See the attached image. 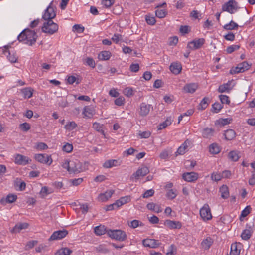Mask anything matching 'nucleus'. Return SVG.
Returning <instances> with one entry per match:
<instances>
[{
    "mask_svg": "<svg viewBox=\"0 0 255 255\" xmlns=\"http://www.w3.org/2000/svg\"><path fill=\"white\" fill-rule=\"evenodd\" d=\"M37 37L35 31L27 28L20 33L17 39L20 42H24L25 44L32 46L35 43Z\"/></svg>",
    "mask_w": 255,
    "mask_h": 255,
    "instance_id": "nucleus-1",
    "label": "nucleus"
},
{
    "mask_svg": "<svg viewBox=\"0 0 255 255\" xmlns=\"http://www.w3.org/2000/svg\"><path fill=\"white\" fill-rule=\"evenodd\" d=\"M41 30L44 33L52 35L58 31V25L53 20H49L44 22Z\"/></svg>",
    "mask_w": 255,
    "mask_h": 255,
    "instance_id": "nucleus-2",
    "label": "nucleus"
},
{
    "mask_svg": "<svg viewBox=\"0 0 255 255\" xmlns=\"http://www.w3.org/2000/svg\"><path fill=\"white\" fill-rule=\"evenodd\" d=\"M107 233L110 237L119 241H124L127 239L125 232L121 230H109Z\"/></svg>",
    "mask_w": 255,
    "mask_h": 255,
    "instance_id": "nucleus-3",
    "label": "nucleus"
},
{
    "mask_svg": "<svg viewBox=\"0 0 255 255\" xmlns=\"http://www.w3.org/2000/svg\"><path fill=\"white\" fill-rule=\"evenodd\" d=\"M85 165L78 160L70 161V173L77 174L83 172L86 169Z\"/></svg>",
    "mask_w": 255,
    "mask_h": 255,
    "instance_id": "nucleus-4",
    "label": "nucleus"
},
{
    "mask_svg": "<svg viewBox=\"0 0 255 255\" xmlns=\"http://www.w3.org/2000/svg\"><path fill=\"white\" fill-rule=\"evenodd\" d=\"M251 66V65L249 64L247 61H244L239 64L236 67L232 68L230 71V73L231 74L242 73L248 70Z\"/></svg>",
    "mask_w": 255,
    "mask_h": 255,
    "instance_id": "nucleus-5",
    "label": "nucleus"
},
{
    "mask_svg": "<svg viewBox=\"0 0 255 255\" xmlns=\"http://www.w3.org/2000/svg\"><path fill=\"white\" fill-rule=\"evenodd\" d=\"M222 9L223 11L233 14L237 9V2L233 0H229L222 5Z\"/></svg>",
    "mask_w": 255,
    "mask_h": 255,
    "instance_id": "nucleus-6",
    "label": "nucleus"
},
{
    "mask_svg": "<svg viewBox=\"0 0 255 255\" xmlns=\"http://www.w3.org/2000/svg\"><path fill=\"white\" fill-rule=\"evenodd\" d=\"M34 158L38 162L48 165H51L53 161L51 155L46 154H36Z\"/></svg>",
    "mask_w": 255,
    "mask_h": 255,
    "instance_id": "nucleus-7",
    "label": "nucleus"
},
{
    "mask_svg": "<svg viewBox=\"0 0 255 255\" xmlns=\"http://www.w3.org/2000/svg\"><path fill=\"white\" fill-rule=\"evenodd\" d=\"M50 4H52V3ZM55 16L56 13L54 8L50 5L45 10L44 13L42 15V18L45 21H48L49 20H52V19L54 18Z\"/></svg>",
    "mask_w": 255,
    "mask_h": 255,
    "instance_id": "nucleus-8",
    "label": "nucleus"
},
{
    "mask_svg": "<svg viewBox=\"0 0 255 255\" xmlns=\"http://www.w3.org/2000/svg\"><path fill=\"white\" fill-rule=\"evenodd\" d=\"M200 215L201 218L204 220H210L212 216L210 209L207 204H205L200 210Z\"/></svg>",
    "mask_w": 255,
    "mask_h": 255,
    "instance_id": "nucleus-9",
    "label": "nucleus"
},
{
    "mask_svg": "<svg viewBox=\"0 0 255 255\" xmlns=\"http://www.w3.org/2000/svg\"><path fill=\"white\" fill-rule=\"evenodd\" d=\"M68 232L67 230L65 229H63L62 230H58L55 231L53 233L52 235L50 236L49 240V241H53V240H61L64 237H65L68 234Z\"/></svg>",
    "mask_w": 255,
    "mask_h": 255,
    "instance_id": "nucleus-10",
    "label": "nucleus"
},
{
    "mask_svg": "<svg viewBox=\"0 0 255 255\" xmlns=\"http://www.w3.org/2000/svg\"><path fill=\"white\" fill-rule=\"evenodd\" d=\"M14 158V162L18 165H25L31 161V160L28 157L20 154H17L15 155Z\"/></svg>",
    "mask_w": 255,
    "mask_h": 255,
    "instance_id": "nucleus-11",
    "label": "nucleus"
},
{
    "mask_svg": "<svg viewBox=\"0 0 255 255\" xmlns=\"http://www.w3.org/2000/svg\"><path fill=\"white\" fill-rule=\"evenodd\" d=\"M151 108V105L146 103L145 102L141 103L139 106V115L141 117L146 116L149 113Z\"/></svg>",
    "mask_w": 255,
    "mask_h": 255,
    "instance_id": "nucleus-12",
    "label": "nucleus"
},
{
    "mask_svg": "<svg viewBox=\"0 0 255 255\" xmlns=\"http://www.w3.org/2000/svg\"><path fill=\"white\" fill-rule=\"evenodd\" d=\"M205 39L204 38H200L194 40L190 42L187 47L191 50H196L200 48L204 43Z\"/></svg>",
    "mask_w": 255,
    "mask_h": 255,
    "instance_id": "nucleus-13",
    "label": "nucleus"
},
{
    "mask_svg": "<svg viewBox=\"0 0 255 255\" xmlns=\"http://www.w3.org/2000/svg\"><path fill=\"white\" fill-rule=\"evenodd\" d=\"M198 174L194 172L184 173L182 175L183 179L186 181L192 182L198 179Z\"/></svg>",
    "mask_w": 255,
    "mask_h": 255,
    "instance_id": "nucleus-14",
    "label": "nucleus"
},
{
    "mask_svg": "<svg viewBox=\"0 0 255 255\" xmlns=\"http://www.w3.org/2000/svg\"><path fill=\"white\" fill-rule=\"evenodd\" d=\"M142 244L145 247L154 248L159 245L158 241L155 239H146L142 241Z\"/></svg>",
    "mask_w": 255,
    "mask_h": 255,
    "instance_id": "nucleus-15",
    "label": "nucleus"
},
{
    "mask_svg": "<svg viewBox=\"0 0 255 255\" xmlns=\"http://www.w3.org/2000/svg\"><path fill=\"white\" fill-rule=\"evenodd\" d=\"M17 198L16 195L9 194L5 198H2L0 200V203L2 205H6L7 203H12L14 202Z\"/></svg>",
    "mask_w": 255,
    "mask_h": 255,
    "instance_id": "nucleus-16",
    "label": "nucleus"
},
{
    "mask_svg": "<svg viewBox=\"0 0 255 255\" xmlns=\"http://www.w3.org/2000/svg\"><path fill=\"white\" fill-rule=\"evenodd\" d=\"M114 191L113 190L106 191L104 193L100 194L98 196V200L101 202H105L108 200L114 193Z\"/></svg>",
    "mask_w": 255,
    "mask_h": 255,
    "instance_id": "nucleus-17",
    "label": "nucleus"
},
{
    "mask_svg": "<svg viewBox=\"0 0 255 255\" xmlns=\"http://www.w3.org/2000/svg\"><path fill=\"white\" fill-rule=\"evenodd\" d=\"M198 87V85L196 83L187 84L184 86L183 90L186 93H193L197 89Z\"/></svg>",
    "mask_w": 255,
    "mask_h": 255,
    "instance_id": "nucleus-18",
    "label": "nucleus"
},
{
    "mask_svg": "<svg viewBox=\"0 0 255 255\" xmlns=\"http://www.w3.org/2000/svg\"><path fill=\"white\" fill-rule=\"evenodd\" d=\"M165 225L170 229H180L181 224L179 221L167 220L165 222Z\"/></svg>",
    "mask_w": 255,
    "mask_h": 255,
    "instance_id": "nucleus-19",
    "label": "nucleus"
},
{
    "mask_svg": "<svg viewBox=\"0 0 255 255\" xmlns=\"http://www.w3.org/2000/svg\"><path fill=\"white\" fill-rule=\"evenodd\" d=\"M28 225V224L27 223H19L15 225V226L11 230V232L14 233H19L22 229L27 228Z\"/></svg>",
    "mask_w": 255,
    "mask_h": 255,
    "instance_id": "nucleus-20",
    "label": "nucleus"
},
{
    "mask_svg": "<svg viewBox=\"0 0 255 255\" xmlns=\"http://www.w3.org/2000/svg\"><path fill=\"white\" fill-rule=\"evenodd\" d=\"M149 172L148 168L147 167L144 166L140 169H138L137 171L133 174V176L137 179L140 176H144L147 174Z\"/></svg>",
    "mask_w": 255,
    "mask_h": 255,
    "instance_id": "nucleus-21",
    "label": "nucleus"
},
{
    "mask_svg": "<svg viewBox=\"0 0 255 255\" xmlns=\"http://www.w3.org/2000/svg\"><path fill=\"white\" fill-rule=\"evenodd\" d=\"M170 70L173 73L178 74L182 70V66L180 63L174 62L170 65Z\"/></svg>",
    "mask_w": 255,
    "mask_h": 255,
    "instance_id": "nucleus-22",
    "label": "nucleus"
},
{
    "mask_svg": "<svg viewBox=\"0 0 255 255\" xmlns=\"http://www.w3.org/2000/svg\"><path fill=\"white\" fill-rule=\"evenodd\" d=\"M213 243V240L210 237H207L201 242L202 248L205 250H208Z\"/></svg>",
    "mask_w": 255,
    "mask_h": 255,
    "instance_id": "nucleus-23",
    "label": "nucleus"
},
{
    "mask_svg": "<svg viewBox=\"0 0 255 255\" xmlns=\"http://www.w3.org/2000/svg\"><path fill=\"white\" fill-rule=\"evenodd\" d=\"M215 130L212 128H206L203 129L202 136L205 138H210L214 134Z\"/></svg>",
    "mask_w": 255,
    "mask_h": 255,
    "instance_id": "nucleus-24",
    "label": "nucleus"
},
{
    "mask_svg": "<svg viewBox=\"0 0 255 255\" xmlns=\"http://www.w3.org/2000/svg\"><path fill=\"white\" fill-rule=\"evenodd\" d=\"M131 198L129 196H124L120 198L119 200L116 201V204H117V208L122 206L123 205L128 203L130 201Z\"/></svg>",
    "mask_w": 255,
    "mask_h": 255,
    "instance_id": "nucleus-25",
    "label": "nucleus"
},
{
    "mask_svg": "<svg viewBox=\"0 0 255 255\" xmlns=\"http://www.w3.org/2000/svg\"><path fill=\"white\" fill-rule=\"evenodd\" d=\"M224 135L226 140H231L236 137V132L232 129H228L225 131Z\"/></svg>",
    "mask_w": 255,
    "mask_h": 255,
    "instance_id": "nucleus-26",
    "label": "nucleus"
},
{
    "mask_svg": "<svg viewBox=\"0 0 255 255\" xmlns=\"http://www.w3.org/2000/svg\"><path fill=\"white\" fill-rule=\"evenodd\" d=\"M210 102V99L209 97H204L200 103L198 109L201 110L205 109L209 104Z\"/></svg>",
    "mask_w": 255,
    "mask_h": 255,
    "instance_id": "nucleus-27",
    "label": "nucleus"
},
{
    "mask_svg": "<svg viewBox=\"0 0 255 255\" xmlns=\"http://www.w3.org/2000/svg\"><path fill=\"white\" fill-rule=\"evenodd\" d=\"M72 251L68 248H62L56 251L55 255H70Z\"/></svg>",
    "mask_w": 255,
    "mask_h": 255,
    "instance_id": "nucleus-28",
    "label": "nucleus"
},
{
    "mask_svg": "<svg viewBox=\"0 0 255 255\" xmlns=\"http://www.w3.org/2000/svg\"><path fill=\"white\" fill-rule=\"evenodd\" d=\"M189 141L188 140H186L178 148L176 152V155H183L186 152V150L188 147V144Z\"/></svg>",
    "mask_w": 255,
    "mask_h": 255,
    "instance_id": "nucleus-29",
    "label": "nucleus"
},
{
    "mask_svg": "<svg viewBox=\"0 0 255 255\" xmlns=\"http://www.w3.org/2000/svg\"><path fill=\"white\" fill-rule=\"evenodd\" d=\"M33 90L31 87L25 88L21 90V92L25 99H29L32 96Z\"/></svg>",
    "mask_w": 255,
    "mask_h": 255,
    "instance_id": "nucleus-30",
    "label": "nucleus"
},
{
    "mask_svg": "<svg viewBox=\"0 0 255 255\" xmlns=\"http://www.w3.org/2000/svg\"><path fill=\"white\" fill-rule=\"evenodd\" d=\"M111 56V53L108 51H103L98 55V59L100 60H108Z\"/></svg>",
    "mask_w": 255,
    "mask_h": 255,
    "instance_id": "nucleus-31",
    "label": "nucleus"
},
{
    "mask_svg": "<svg viewBox=\"0 0 255 255\" xmlns=\"http://www.w3.org/2000/svg\"><path fill=\"white\" fill-rule=\"evenodd\" d=\"M221 197L223 199H227L229 196L228 188L226 185H222L220 188Z\"/></svg>",
    "mask_w": 255,
    "mask_h": 255,
    "instance_id": "nucleus-32",
    "label": "nucleus"
},
{
    "mask_svg": "<svg viewBox=\"0 0 255 255\" xmlns=\"http://www.w3.org/2000/svg\"><path fill=\"white\" fill-rule=\"evenodd\" d=\"M118 161L117 160H108L105 162L103 167L106 168H111L118 165Z\"/></svg>",
    "mask_w": 255,
    "mask_h": 255,
    "instance_id": "nucleus-33",
    "label": "nucleus"
},
{
    "mask_svg": "<svg viewBox=\"0 0 255 255\" xmlns=\"http://www.w3.org/2000/svg\"><path fill=\"white\" fill-rule=\"evenodd\" d=\"M83 114L85 117L91 118L93 115V110L89 106H86L83 109Z\"/></svg>",
    "mask_w": 255,
    "mask_h": 255,
    "instance_id": "nucleus-34",
    "label": "nucleus"
},
{
    "mask_svg": "<svg viewBox=\"0 0 255 255\" xmlns=\"http://www.w3.org/2000/svg\"><path fill=\"white\" fill-rule=\"evenodd\" d=\"M172 123V120L171 118H167L164 122L159 125L158 127V130H161L165 128L167 126L171 125Z\"/></svg>",
    "mask_w": 255,
    "mask_h": 255,
    "instance_id": "nucleus-35",
    "label": "nucleus"
},
{
    "mask_svg": "<svg viewBox=\"0 0 255 255\" xmlns=\"http://www.w3.org/2000/svg\"><path fill=\"white\" fill-rule=\"evenodd\" d=\"M238 25L234 22L233 21H231L228 24H225L224 26V28L226 30H234L236 29L238 27Z\"/></svg>",
    "mask_w": 255,
    "mask_h": 255,
    "instance_id": "nucleus-36",
    "label": "nucleus"
},
{
    "mask_svg": "<svg viewBox=\"0 0 255 255\" xmlns=\"http://www.w3.org/2000/svg\"><path fill=\"white\" fill-rule=\"evenodd\" d=\"M252 235V233L250 230L249 229H245L242 232L241 237L242 239L244 240H247L250 238Z\"/></svg>",
    "mask_w": 255,
    "mask_h": 255,
    "instance_id": "nucleus-37",
    "label": "nucleus"
},
{
    "mask_svg": "<svg viewBox=\"0 0 255 255\" xmlns=\"http://www.w3.org/2000/svg\"><path fill=\"white\" fill-rule=\"evenodd\" d=\"M240 249H238L236 244H233L231 246L230 255H239Z\"/></svg>",
    "mask_w": 255,
    "mask_h": 255,
    "instance_id": "nucleus-38",
    "label": "nucleus"
},
{
    "mask_svg": "<svg viewBox=\"0 0 255 255\" xmlns=\"http://www.w3.org/2000/svg\"><path fill=\"white\" fill-rule=\"evenodd\" d=\"M209 151L212 154H217L220 152L219 147L216 143H213L209 146Z\"/></svg>",
    "mask_w": 255,
    "mask_h": 255,
    "instance_id": "nucleus-39",
    "label": "nucleus"
},
{
    "mask_svg": "<svg viewBox=\"0 0 255 255\" xmlns=\"http://www.w3.org/2000/svg\"><path fill=\"white\" fill-rule=\"evenodd\" d=\"M166 196L170 200H172L177 196L176 190L170 189L167 191Z\"/></svg>",
    "mask_w": 255,
    "mask_h": 255,
    "instance_id": "nucleus-40",
    "label": "nucleus"
},
{
    "mask_svg": "<svg viewBox=\"0 0 255 255\" xmlns=\"http://www.w3.org/2000/svg\"><path fill=\"white\" fill-rule=\"evenodd\" d=\"M103 125H101L98 123L95 122L93 124V128L96 130L98 132L101 133L102 134H103L104 136L105 133L104 131L102 129Z\"/></svg>",
    "mask_w": 255,
    "mask_h": 255,
    "instance_id": "nucleus-41",
    "label": "nucleus"
},
{
    "mask_svg": "<svg viewBox=\"0 0 255 255\" xmlns=\"http://www.w3.org/2000/svg\"><path fill=\"white\" fill-rule=\"evenodd\" d=\"M94 232L97 235H102L105 234V229L104 226H98L94 229Z\"/></svg>",
    "mask_w": 255,
    "mask_h": 255,
    "instance_id": "nucleus-42",
    "label": "nucleus"
},
{
    "mask_svg": "<svg viewBox=\"0 0 255 255\" xmlns=\"http://www.w3.org/2000/svg\"><path fill=\"white\" fill-rule=\"evenodd\" d=\"M228 158L233 161H237L239 158V156L237 152L232 151L229 153Z\"/></svg>",
    "mask_w": 255,
    "mask_h": 255,
    "instance_id": "nucleus-43",
    "label": "nucleus"
},
{
    "mask_svg": "<svg viewBox=\"0 0 255 255\" xmlns=\"http://www.w3.org/2000/svg\"><path fill=\"white\" fill-rule=\"evenodd\" d=\"M143 224L138 220H133L131 221L130 223H128V226L132 228H135L138 226H143Z\"/></svg>",
    "mask_w": 255,
    "mask_h": 255,
    "instance_id": "nucleus-44",
    "label": "nucleus"
},
{
    "mask_svg": "<svg viewBox=\"0 0 255 255\" xmlns=\"http://www.w3.org/2000/svg\"><path fill=\"white\" fill-rule=\"evenodd\" d=\"M229 86V84L228 83L222 84L219 87L218 91L219 93L229 92L230 90Z\"/></svg>",
    "mask_w": 255,
    "mask_h": 255,
    "instance_id": "nucleus-45",
    "label": "nucleus"
},
{
    "mask_svg": "<svg viewBox=\"0 0 255 255\" xmlns=\"http://www.w3.org/2000/svg\"><path fill=\"white\" fill-rule=\"evenodd\" d=\"M167 14V11L165 9H157L155 11L156 16L160 18H164Z\"/></svg>",
    "mask_w": 255,
    "mask_h": 255,
    "instance_id": "nucleus-46",
    "label": "nucleus"
},
{
    "mask_svg": "<svg viewBox=\"0 0 255 255\" xmlns=\"http://www.w3.org/2000/svg\"><path fill=\"white\" fill-rule=\"evenodd\" d=\"M84 63L90 66L92 68H94L96 66L95 62L94 59L90 57H87L85 59Z\"/></svg>",
    "mask_w": 255,
    "mask_h": 255,
    "instance_id": "nucleus-47",
    "label": "nucleus"
},
{
    "mask_svg": "<svg viewBox=\"0 0 255 255\" xmlns=\"http://www.w3.org/2000/svg\"><path fill=\"white\" fill-rule=\"evenodd\" d=\"M80 81L81 80L78 78L73 75L70 76L67 78V82L69 84H73L74 82H76V84H79Z\"/></svg>",
    "mask_w": 255,
    "mask_h": 255,
    "instance_id": "nucleus-48",
    "label": "nucleus"
},
{
    "mask_svg": "<svg viewBox=\"0 0 255 255\" xmlns=\"http://www.w3.org/2000/svg\"><path fill=\"white\" fill-rule=\"evenodd\" d=\"M223 108L222 105L219 103L216 102L212 105V111L214 113H218Z\"/></svg>",
    "mask_w": 255,
    "mask_h": 255,
    "instance_id": "nucleus-49",
    "label": "nucleus"
},
{
    "mask_svg": "<svg viewBox=\"0 0 255 255\" xmlns=\"http://www.w3.org/2000/svg\"><path fill=\"white\" fill-rule=\"evenodd\" d=\"M211 178L212 180H214L215 181H218L221 180L223 178V176L222 173H213L211 174Z\"/></svg>",
    "mask_w": 255,
    "mask_h": 255,
    "instance_id": "nucleus-50",
    "label": "nucleus"
},
{
    "mask_svg": "<svg viewBox=\"0 0 255 255\" xmlns=\"http://www.w3.org/2000/svg\"><path fill=\"white\" fill-rule=\"evenodd\" d=\"M77 127V124L74 122H70L68 123L65 126V128L68 130H72Z\"/></svg>",
    "mask_w": 255,
    "mask_h": 255,
    "instance_id": "nucleus-51",
    "label": "nucleus"
},
{
    "mask_svg": "<svg viewBox=\"0 0 255 255\" xmlns=\"http://www.w3.org/2000/svg\"><path fill=\"white\" fill-rule=\"evenodd\" d=\"M19 128L23 131L26 132L30 129V125L27 123L20 124Z\"/></svg>",
    "mask_w": 255,
    "mask_h": 255,
    "instance_id": "nucleus-52",
    "label": "nucleus"
},
{
    "mask_svg": "<svg viewBox=\"0 0 255 255\" xmlns=\"http://www.w3.org/2000/svg\"><path fill=\"white\" fill-rule=\"evenodd\" d=\"M176 252V248L173 244L170 245L166 252V255H174Z\"/></svg>",
    "mask_w": 255,
    "mask_h": 255,
    "instance_id": "nucleus-53",
    "label": "nucleus"
},
{
    "mask_svg": "<svg viewBox=\"0 0 255 255\" xmlns=\"http://www.w3.org/2000/svg\"><path fill=\"white\" fill-rule=\"evenodd\" d=\"M145 20L146 22L151 25H154L156 22V20L154 17L150 15H146Z\"/></svg>",
    "mask_w": 255,
    "mask_h": 255,
    "instance_id": "nucleus-54",
    "label": "nucleus"
},
{
    "mask_svg": "<svg viewBox=\"0 0 255 255\" xmlns=\"http://www.w3.org/2000/svg\"><path fill=\"white\" fill-rule=\"evenodd\" d=\"M220 100L222 104H229L230 101L228 96L225 95H221L219 96Z\"/></svg>",
    "mask_w": 255,
    "mask_h": 255,
    "instance_id": "nucleus-55",
    "label": "nucleus"
},
{
    "mask_svg": "<svg viewBox=\"0 0 255 255\" xmlns=\"http://www.w3.org/2000/svg\"><path fill=\"white\" fill-rule=\"evenodd\" d=\"M240 46L238 45H232L228 47L226 49V51L228 53H231L234 51L239 49Z\"/></svg>",
    "mask_w": 255,
    "mask_h": 255,
    "instance_id": "nucleus-56",
    "label": "nucleus"
},
{
    "mask_svg": "<svg viewBox=\"0 0 255 255\" xmlns=\"http://www.w3.org/2000/svg\"><path fill=\"white\" fill-rule=\"evenodd\" d=\"M154 191L153 189H150L146 191L143 194L142 197L144 198H147L152 196L154 195Z\"/></svg>",
    "mask_w": 255,
    "mask_h": 255,
    "instance_id": "nucleus-57",
    "label": "nucleus"
},
{
    "mask_svg": "<svg viewBox=\"0 0 255 255\" xmlns=\"http://www.w3.org/2000/svg\"><path fill=\"white\" fill-rule=\"evenodd\" d=\"M251 208L250 206H247L242 211L241 216L243 217H246L251 212Z\"/></svg>",
    "mask_w": 255,
    "mask_h": 255,
    "instance_id": "nucleus-58",
    "label": "nucleus"
},
{
    "mask_svg": "<svg viewBox=\"0 0 255 255\" xmlns=\"http://www.w3.org/2000/svg\"><path fill=\"white\" fill-rule=\"evenodd\" d=\"M15 185L18 187V190L20 191H23L26 188V183L24 181L20 182L19 184L17 181Z\"/></svg>",
    "mask_w": 255,
    "mask_h": 255,
    "instance_id": "nucleus-59",
    "label": "nucleus"
},
{
    "mask_svg": "<svg viewBox=\"0 0 255 255\" xmlns=\"http://www.w3.org/2000/svg\"><path fill=\"white\" fill-rule=\"evenodd\" d=\"M51 193V192L48 191V188L45 186L41 188L40 194L42 197H44Z\"/></svg>",
    "mask_w": 255,
    "mask_h": 255,
    "instance_id": "nucleus-60",
    "label": "nucleus"
},
{
    "mask_svg": "<svg viewBox=\"0 0 255 255\" xmlns=\"http://www.w3.org/2000/svg\"><path fill=\"white\" fill-rule=\"evenodd\" d=\"M63 151L69 153L71 152L73 150V146L72 144L69 143H66L63 146Z\"/></svg>",
    "mask_w": 255,
    "mask_h": 255,
    "instance_id": "nucleus-61",
    "label": "nucleus"
},
{
    "mask_svg": "<svg viewBox=\"0 0 255 255\" xmlns=\"http://www.w3.org/2000/svg\"><path fill=\"white\" fill-rule=\"evenodd\" d=\"M125 102V99L123 97H120L115 100V104L119 106L124 105Z\"/></svg>",
    "mask_w": 255,
    "mask_h": 255,
    "instance_id": "nucleus-62",
    "label": "nucleus"
},
{
    "mask_svg": "<svg viewBox=\"0 0 255 255\" xmlns=\"http://www.w3.org/2000/svg\"><path fill=\"white\" fill-rule=\"evenodd\" d=\"M73 30L78 33H82L84 30V27L81 26L80 25L75 24L73 26Z\"/></svg>",
    "mask_w": 255,
    "mask_h": 255,
    "instance_id": "nucleus-63",
    "label": "nucleus"
},
{
    "mask_svg": "<svg viewBox=\"0 0 255 255\" xmlns=\"http://www.w3.org/2000/svg\"><path fill=\"white\" fill-rule=\"evenodd\" d=\"M37 243V241H30L27 243L25 247V250H27L32 248Z\"/></svg>",
    "mask_w": 255,
    "mask_h": 255,
    "instance_id": "nucleus-64",
    "label": "nucleus"
}]
</instances>
